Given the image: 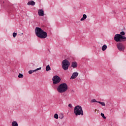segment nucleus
<instances>
[{
    "instance_id": "nucleus-11",
    "label": "nucleus",
    "mask_w": 126,
    "mask_h": 126,
    "mask_svg": "<svg viewBox=\"0 0 126 126\" xmlns=\"http://www.w3.org/2000/svg\"><path fill=\"white\" fill-rule=\"evenodd\" d=\"M71 66L73 67V68L77 67V63L76 62H72Z\"/></svg>"
},
{
    "instance_id": "nucleus-13",
    "label": "nucleus",
    "mask_w": 126,
    "mask_h": 126,
    "mask_svg": "<svg viewBox=\"0 0 126 126\" xmlns=\"http://www.w3.org/2000/svg\"><path fill=\"white\" fill-rule=\"evenodd\" d=\"M87 18V16L86 14H84L83 16V17L80 19L81 21H83L84 20H85Z\"/></svg>"
},
{
    "instance_id": "nucleus-24",
    "label": "nucleus",
    "mask_w": 126,
    "mask_h": 126,
    "mask_svg": "<svg viewBox=\"0 0 126 126\" xmlns=\"http://www.w3.org/2000/svg\"><path fill=\"white\" fill-rule=\"evenodd\" d=\"M59 119H63V115L62 114L60 117H59Z\"/></svg>"
},
{
    "instance_id": "nucleus-7",
    "label": "nucleus",
    "mask_w": 126,
    "mask_h": 126,
    "mask_svg": "<svg viewBox=\"0 0 126 126\" xmlns=\"http://www.w3.org/2000/svg\"><path fill=\"white\" fill-rule=\"evenodd\" d=\"M44 30H42L41 28H39V27L35 28V33L36 36H37V37H39V36H40V34Z\"/></svg>"
},
{
    "instance_id": "nucleus-25",
    "label": "nucleus",
    "mask_w": 126,
    "mask_h": 126,
    "mask_svg": "<svg viewBox=\"0 0 126 126\" xmlns=\"http://www.w3.org/2000/svg\"><path fill=\"white\" fill-rule=\"evenodd\" d=\"M41 67H39V68H37V69H36L35 71H37V70H41Z\"/></svg>"
},
{
    "instance_id": "nucleus-19",
    "label": "nucleus",
    "mask_w": 126,
    "mask_h": 126,
    "mask_svg": "<svg viewBox=\"0 0 126 126\" xmlns=\"http://www.w3.org/2000/svg\"><path fill=\"white\" fill-rule=\"evenodd\" d=\"M35 70H30V71H29V74H32V73L33 72H35Z\"/></svg>"
},
{
    "instance_id": "nucleus-26",
    "label": "nucleus",
    "mask_w": 126,
    "mask_h": 126,
    "mask_svg": "<svg viewBox=\"0 0 126 126\" xmlns=\"http://www.w3.org/2000/svg\"><path fill=\"white\" fill-rule=\"evenodd\" d=\"M68 107H69V108H72V104H68Z\"/></svg>"
},
{
    "instance_id": "nucleus-3",
    "label": "nucleus",
    "mask_w": 126,
    "mask_h": 126,
    "mask_svg": "<svg viewBox=\"0 0 126 126\" xmlns=\"http://www.w3.org/2000/svg\"><path fill=\"white\" fill-rule=\"evenodd\" d=\"M74 113L75 116H83V110L80 105H77L74 107Z\"/></svg>"
},
{
    "instance_id": "nucleus-15",
    "label": "nucleus",
    "mask_w": 126,
    "mask_h": 126,
    "mask_svg": "<svg viewBox=\"0 0 126 126\" xmlns=\"http://www.w3.org/2000/svg\"><path fill=\"white\" fill-rule=\"evenodd\" d=\"M46 71H50V70H51V67L49 65H48L47 66H46Z\"/></svg>"
},
{
    "instance_id": "nucleus-12",
    "label": "nucleus",
    "mask_w": 126,
    "mask_h": 126,
    "mask_svg": "<svg viewBox=\"0 0 126 126\" xmlns=\"http://www.w3.org/2000/svg\"><path fill=\"white\" fill-rule=\"evenodd\" d=\"M35 3L34 1H30L28 2V5H34Z\"/></svg>"
},
{
    "instance_id": "nucleus-5",
    "label": "nucleus",
    "mask_w": 126,
    "mask_h": 126,
    "mask_svg": "<svg viewBox=\"0 0 126 126\" xmlns=\"http://www.w3.org/2000/svg\"><path fill=\"white\" fill-rule=\"evenodd\" d=\"M61 78L59 77V76L57 75L53 76L52 78V81L54 85H56V84L60 83V82H61Z\"/></svg>"
},
{
    "instance_id": "nucleus-21",
    "label": "nucleus",
    "mask_w": 126,
    "mask_h": 126,
    "mask_svg": "<svg viewBox=\"0 0 126 126\" xmlns=\"http://www.w3.org/2000/svg\"><path fill=\"white\" fill-rule=\"evenodd\" d=\"M54 118L55 119H59V115H58V114H54Z\"/></svg>"
},
{
    "instance_id": "nucleus-8",
    "label": "nucleus",
    "mask_w": 126,
    "mask_h": 126,
    "mask_svg": "<svg viewBox=\"0 0 126 126\" xmlns=\"http://www.w3.org/2000/svg\"><path fill=\"white\" fill-rule=\"evenodd\" d=\"M48 37V33L44 31H43L40 34V35H39L38 38H40V39H46V37Z\"/></svg>"
},
{
    "instance_id": "nucleus-20",
    "label": "nucleus",
    "mask_w": 126,
    "mask_h": 126,
    "mask_svg": "<svg viewBox=\"0 0 126 126\" xmlns=\"http://www.w3.org/2000/svg\"><path fill=\"white\" fill-rule=\"evenodd\" d=\"M91 102H92V103H98V102H99V101H97L96 99H94L91 100Z\"/></svg>"
},
{
    "instance_id": "nucleus-23",
    "label": "nucleus",
    "mask_w": 126,
    "mask_h": 126,
    "mask_svg": "<svg viewBox=\"0 0 126 126\" xmlns=\"http://www.w3.org/2000/svg\"><path fill=\"white\" fill-rule=\"evenodd\" d=\"M17 35V33H15V32H14L13 33V37L14 38H15L16 37V35Z\"/></svg>"
},
{
    "instance_id": "nucleus-16",
    "label": "nucleus",
    "mask_w": 126,
    "mask_h": 126,
    "mask_svg": "<svg viewBox=\"0 0 126 126\" xmlns=\"http://www.w3.org/2000/svg\"><path fill=\"white\" fill-rule=\"evenodd\" d=\"M106 50H107V45H103L102 47V51H106Z\"/></svg>"
},
{
    "instance_id": "nucleus-22",
    "label": "nucleus",
    "mask_w": 126,
    "mask_h": 126,
    "mask_svg": "<svg viewBox=\"0 0 126 126\" xmlns=\"http://www.w3.org/2000/svg\"><path fill=\"white\" fill-rule=\"evenodd\" d=\"M101 117L103 118V119H106V117H105V115H104V113H101Z\"/></svg>"
},
{
    "instance_id": "nucleus-4",
    "label": "nucleus",
    "mask_w": 126,
    "mask_h": 126,
    "mask_svg": "<svg viewBox=\"0 0 126 126\" xmlns=\"http://www.w3.org/2000/svg\"><path fill=\"white\" fill-rule=\"evenodd\" d=\"M70 65V62H69L68 60L65 59L62 61V68H63L64 70H67Z\"/></svg>"
},
{
    "instance_id": "nucleus-6",
    "label": "nucleus",
    "mask_w": 126,
    "mask_h": 126,
    "mask_svg": "<svg viewBox=\"0 0 126 126\" xmlns=\"http://www.w3.org/2000/svg\"><path fill=\"white\" fill-rule=\"evenodd\" d=\"M117 48L120 52H124L125 51V45L122 43H118L117 44Z\"/></svg>"
},
{
    "instance_id": "nucleus-1",
    "label": "nucleus",
    "mask_w": 126,
    "mask_h": 126,
    "mask_svg": "<svg viewBox=\"0 0 126 126\" xmlns=\"http://www.w3.org/2000/svg\"><path fill=\"white\" fill-rule=\"evenodd\" d=\"M126 33L124 32H121L120 34H116L114 36V40L116 42H126V37L125 36Z\"/></svg>"
},
{
    "instance_id": "nucleus-14",
    "label": "nucleus",
    "mask_w": 126,
    "mask_h": 126,
    "mask_svg": "<svg viewBox=\"0 0 126 126\" xmlns=\"http://www.w3.org/2000/svg\"><path fill=\"white\" fill-rule=\"evenodd\" d=\"M12 126H18V123H17V122H16V121H13L12 123Z\"/></svg>"
},
{
    "instance_id": "nucleus-18",
    "label": "nucleus",
    "mask_w": 126,
    "mask_h": 126,
    "mask_svg": "<svg viewBox=\"0 0 126 126\" xmlns=\"http://www.w3.org/2000/svg\"><path fill=\"white\" fill-rule=\"evenodd\" d=\"M24 77V76L23 75V74H22L21 73L19 74V75H18L19 78H23Z\"/></svg>"
},
{
    "instance_id": "nucleus-10",
    "label": "nucleus",
    "mask_w": 126,
    "mask_h": 126,
    "mask_svg": "<svg viewBox=\"0 0 126 126\" xmlns=\"http://www.w3.org/2000/svg\"><path fill=\"white\" fill-rule=\"evenodd\" d=\"M38 13L39 16H44V15H45V13L44 12V10L42 9L38 10Z\"/></svg>"
},
{
    "instance_id": "nucleus-17",
    "label": "nucleus",
    "mask_w": 126,
    "mask_h": 126,
    "mask_svg": "<svg viewBox=\"0 0 126 126\" xmlns=\"http://www.w3.org/2000/svg\"><path fill=\"white\" fill-rule=\"evenodd\" d=\"M97 103H99V104H100L102 106H106V104H105V102H104L98 101Z\"/></svg>"
},
{
    "instance_id": "nucleus-2",
    "label": "nucleus",
    "mask_w": 126,
    "mask_h": 126,
    "mask_svg": "<svg viewBox=\"0 0 126 126\" xmlns=\"http://www.w3.org/2000/svg\"><path fill=\"white\" fill-rule=\"evenodd\" d=\"M68 86L65 83L61 84L57 88V91L59 93H64L67 91Z\"/></svg>"
},
{
    "instance_id": "nucleus-9",
    "label": "nucleus",
    "mask_w": 126,
    "mask_h": 126,
    "mask_svg": "<svg viewBox=\"0 0 126 126\" xmlns=\"http://www.w3.org/2000/svg\"><path fill=\"white\" fill-rule=\"evenodd\" d=\"M78 76V72H74L70 77V79H75Z\"/></svg>"
}]
</instances>
